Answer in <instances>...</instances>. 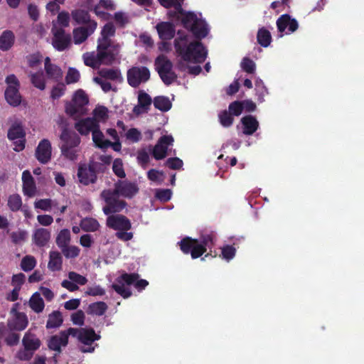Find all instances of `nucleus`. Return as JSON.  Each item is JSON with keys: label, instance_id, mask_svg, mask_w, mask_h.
Returning <instances> with one entry per match:
<instances>
[{"label": "nucleus", "instance_id": "obj_24", "mask_svg": "<svg viewBox=\"0 0 364 364\" xmlns=\"http://www.w3.org/2000/svg\"><path fill=\"white\" fill-rule=\"evenodd\" d=\"M23 192L25 196L33 197L36 194V186L33 176L29 171L26 170L22 173Z\"/></svg>", "mask_w": 364, "mask_h": 364}, {"label": "nucleus", "instance_id": "obj_33", "mask_svg": "<svg viewBox=\"0 0 364 364\" xmlns=\"http://www.w3.org/2000/svg\"><path fill=\"white\" fill-rule=\"evenodd\" d=\"M115 32L116 28L114 24L111 22L107 23L101 31V36L98 38L97 43H115L110 39L115 35Z\"/></svg>", "mask_w": 364, "mask_h": 364}, {"label": "nucleus", "instance_id": "obj_41", "mask_svg": "<svg viewBox=\"0 0 364 364\" xmlns=\"http://www.w3.org/2000/svg\"><path fill=\"white\" fill-rule=\"evenodd\" d=\"M80 228L85 232H95L100 227L99 222L93 218H85L81 220Z\"/></svg>", "mask_w": 364, "mask_h": 364}, {"label": "nucleus", "instance_id": "obj_15", "mask_svg": "<svg viewBox=\"0 0 364 364\" xmlns=\"http://www.w3.org/2000/svg\"><path fill=\"white\" fill-rule=\"evenodd\" d=\"M97 22H92L90 25L81 26L75 28L73 31V41L75 44H81L85 42L96 30Z\"/></svg>", "mask_w": 364, "mask_h": 364}, {"label": "nucleus", "instance_id": "obj_58", "mask_svg": "<svg viewBox=\"0 0 364 364\" xmlns=\"http://www.w3.org/2000/svg\"><path fill=\"white\" fill-rule=\"evenodd\" d=\"M136 159L138 163L144 168H146L150 161L148 152L144 149L138 151Z\"/></svg>", "mask_w": 364, "mask_h": 364}, {"label": "nucleus", "instance_id": "obj_50", "mask_svg": "<svg viewBox=\"0 0 364 364\" xmlns=\"http://www.w3.org/2000/svg\"><path fill=\"white\" fill-rule=\"evenodd\" d=\"M80 74L79 71L74 68H69L65 76V82L67 85L76 83L80 80Z\"/></svg>", "mask_w": 364, "mask_h": 364}, {"label": "nucleus", "instance_id": "obj_55", "mask_svg": "<svg viewBox=\"0 0 364 364\" xmlns=\"http://www.w3.org/2000/svg\"><path fill=\"white\" fill-rule=\"evenodd\" d=\"M65 85L63 83L57 84L51 90L50 97L53 100L59 99L65 94Z\"/></svg>", "mask_w": 364, "mask_h": 364}, {"label": "nucleus", "instance_id": "obj_30", "mask_svg": "<svg viewBox=\"0 0 364 364\" xmlns=\"http://www.w3.org/2000/svg\"><path fill=\"white\" fill-rule=\"evenodd\" d=\"M16 40L14 32L11 30H5L0 35V50H9L14 45Z\"/></svg>", "mask_w": 364, "mask_h": 364}, {"label": "nucleus", "instance_id": "obj_34", "mask_svg": "<svg viewBox=\"0 0 364 364\" xmlns=\"http://www.w3.org/2000/svg\"><path fill=\"white\" fill-rule=\"evenodd\" d=\"M99 75L102 78H105L106 80H110L119 82H122L123 81V77L119 69L102 68L99 71Z\"/></svg>", "mask_w": 364, "mask_h": 364}, {"label": "nucleus", "instance_id": "obj_11", "mask_svg": "<svg viewBox=\"0 0 364 364\" xmlns=\"http://www.w3.org/2000/svg\"><path fill=\"white\" fill-rule=\"evenodd\" d=\"M150 78V71L145 66L132 67L127 71V82L132 87H137Z\"/></svg>", "mask_w": 364, "mask_h": 364}, {"label": "nucleus", "instance_id": "obj_23", "mask_svg": "<svg viewBox=\"0 0 364 364\" xmlns=\"http://www.w3.org/2000/svg\"><path fill=\"white\" fill-rule=\"evenodd\" d=\"M240 122L242 127V133L247 136L252 135L259 126L256 117L250 114L242 117Z\"/></svg>", "mask_w": 364, "mask_h": 364}, {"label": "nucleus", "instance_id": "obj_5", "mask_svg": "<svg viewBox=\"0 0 364 364\" xmlns=\"http://www.w3.org/2000/svg\"><path fill=\"white\" fill-rule=\"evenodd\" d=\"M106 225L115 231V235L121 241L127 242L131 240L134 234L128 232L132 229V223L130 220L124 215L115 214L110 215L107 218Z\"/></svg>", "mask_w": 364, "mask_h": 364}, {"label": "nucleus", "instance_id": "obj_3", "mask_svg": "<svg viewBox=\"0 0 364 364\" xmlns=\"http://www.w3.org/2000/svg\"><path fill=\"white\" fill-rule=\"evenodd\" d=\"M138 273H127L122 274L116 279V283L112 284V288L124 299L130 297L132 294L131 290L124 287L134 285L138 291H141L149 285V282L144 279H139Z\"/></svg>", "mask_w": 364, "mask_h": 364}, {"label": "nucleus", "instance_id": "obj_51", "mask_svg": "<svg viewBox=\"0 0 364 364\" xmlns=\"http://www.w3.org/2000/svg\"><path fill=\"white\" fill-rule=\"evenodd\" d=\"M62 155L66 159L75 161L77 159L78 149L75 148L68 147V145H61L60 146Z\"/></svg>", "mask_w": 364, "mask_h": 364}, {"label": "nucleus", "instance_id": "obj_35", "mask_svg": "<svg viewBox=\"0 0 364 364\" xmlns=\"http://www.w3.org/2000/svg\"><path fill=\"white\" fill-rule=\"evenodd\" d=\"M92 140L96 146L100 149H107L111 144V141L108 139H105L103 133L100 129V124L97 129H95L92 132Z\"/></svg>", "mask_w": 364, "mask_h": 364}, {"label": "nucleus", "instance_id": "obj_57", "mask_svg": "<svg viewBox=\"0 0 364 364\" xmlns=\"http://www.w3.org/2000/svg\"><path fill=\"white\" fill-rule=\"evenodd\" d=\"M223 258L229 261L232 259L236 253V249L232 245H225L221 248Z\"/></svg>", "mask_w": 364, "mask_h": 364}, {"label": "nucleus", "instance_id": "obj_29", "mask_svg": "<svg viewBox=\"0 0 364 364\" xmlns=\"http://www.w3.org/2000/svg\"><path fill=\"white\" fill-rule=\"evenodd\" d=\"M50 239V231L43 228L36 229L33 235V242L40 247L46 246Z\"/></svg>", "mask_w": 364, "mask_h": 364}, {"label": "nucleus", "instance_id": "obj_38", "mask_svg": "<svg viewBox=\"0 0 364 364\" xmlns=\"http://www.w3.org/2000/svg\"><path fill=\"white\" fill-rule=\"evenodd\" d=\"M29 306L37 314L41 313L43 311L45 304L40 294L36 292L31 296L29 300Z\"/></svg>", "mask_w": 364, "mask_h": 364}, {"label": "nucleus", "instance_id": "obj_53", "mask_svg": "<svg viewBox=\"0 0 364 364\" xmlns=\"http://www.w3.org/2000/svg\"><path fill=\"white\" fill-rule=\"evenodd\" d=\"M112 171L119 178H123L126 176V173L123 167V163L120 159H116L113 161Z\"/></svg>", "mask_w": 364, "mask_h": 364}, {"label": "nucleus", "instance_id": "obj_44", "mask_svg": "<svg viewBox=\"0 0 364 364\" xmlns=\"http://www.w3.org/2000/svg\"><path fill=\"white\" fill-rule=\"evenodd\" d=\"M70 232L68 229H63L58 234L55 240L56 245L61 249L65 247L70 242Z\"/></svg>", "mask_w": 364, "mask_h": 364}, {"label": "nucleus", "instance_id": "obj_36", "mask_svg": "<svg viewBox=\"0 0 364 364\" xmlns=\"http://www.w3.org/2000/svg\"><path fill=\"white\" fill-rule=\"evenodd\" d=\"M25 348L36 351L41 346V341L32 334L26 333L22 340Z\"/></svg>", "mask_w": 364, "mask_h": 364}, {"label": "nucleus", "instance_id": "obj_1", "mask_svg": "<svg viewBox=\"0 0 364 364\" xmlns=\"http://www.w3.org/2000/svg\"><path fill=\"white\" fill-rule=\"evenodd\" d=\"M178 37L174 40L176 53L186 62L200 63L205 61L207 51L202 43L199 41L189 42L188 35L183 31H178Z\"/></svg>", "mask_w": 364, "mask_h": 364}, {"label": "nucleus", "instance_id": "obj_61", "mask_svg": "<svg viewBox=\"0 0 364 364\" xmlns=\"http://www.w3.org/2000/svg\"><path fill=\"white\" fill-rule=\"evenodd\" d=\"M85 313L82 310H77L71 315V321L75 325L82 326L85 323Z\"/></svg>", "mask_w": 364, "mask_h": 364}, {"label": "nucleus", "instance_id": "obj_49", "mask_svg": "<svg viewBox=\"0 0 364 364\" xmlns=\"http://www.w3.org/2000/svg\"><path fill=\"white\" fill-rule=\"evenodd\" d=\"M218 118L220 124L224 127H230L234 122L233 116L228 110L220 112Z\"/></svg>", "mask_w": 364, "mask_h": 364}, {"label": "nucleus", "instance_id": "obj_37", "mask_svg": "<svg viewBox=\"0 0 364 364\" xmlns=\"http://www.w3.org/2000/svg\"><path fill=\"white\" fill-rule=\"evenodd\" d=\"M154 106L156 109L161 112H168L172 107L171 102L168 97L157 96L154 98Z\"/></svg>", "mask_w": 364, "mask_h": 364}, {"label": "nucleus", "instance_id": "obj_47", "mask_svg": "<svg viewBox=\"0 0 364 364\" xmlns=\"http://www.w3.org/2000/svg\"><path fill=\"white\" fill-rule=\"evenodd\" d=\"M151 102V97L146 92L143 90L139 92L138 105L140 107L144 109L145 112L149 109Z\"/></svg>", "mask_w": 364, "mask_h": 364}, {"label": "nucleus", "instance_id": "obj_40", "mask_svg": "<svg viewBox=\"0 0 364 364\" xmlns=\"http://www.w3.org/2000/svg\"><path fill=\"white\" fill-rule=\"evenodd\" d=\"M257 41L261 46L267 48L272 42V35L266 28H260L257 33Z\"/></svg>", "mask_w": 364, "mask_h": 364}, {"label": "nucleus", "instance_id": "obj_25", "mask_svg": "<svg viewBox=\"0 0 364 364\" xmlns=\"http://www.w3.org/2000/svg\"><path fill=\"white\" fill-rule=\"evenodd\" d=\"M71 17L77 25L87 26L92 22H96L91 19L90 15L87 11L84 9H75L72 11Z\"/></svg>", "mask_w": 364, "mask_h": 364}, {"label": "nucleus", "instance_id": "obj_43", "mask_svg": "<svg viewBox=\"0 0 364 364\" xmlns=\"http://www.w3.org/2000/svg\"><path fill=\"white\" fill-rule=\"evenodd\" d=\"M30 79L32 85L41 90H43L46 88V80L43 71H38L30 75Z\"/></svg>", "mask_w": 364, "mask_h": 364}, {"label": "nucleus", "instance_id": "obj_21", "mask_svg": "<svg viewBox=\"0 0 364 364\" xmlns=\"http://www.w3.org/2000/svg\"><path fill=\"white\" fill-rule=\"evenodd\" d=\"M98 124L99 122L95 118L87 117L76 122L75 128L80 134L87 135L97 129Z\"/></svg>", "mask_w": 364, "mask_h": 364}, {"label": "nucleus", "instance_id": "obj_13", "mask_svg": "<svg viewBox=\"0 0 364 364\" xmlns=\"http://www.w3.org/2000/svg\"><path fill=\"white\" fill-rule=\"evenodd\" d=\"M112 191L119 196L132 198L139 192V188L135 183L118 180L114 183V190Z\"/></svg>", "mask_w": 364, "mask_h": 364}, {"label": "nucleus", "instance_id": "obj_46", "mask_svg": "<svg viewBox=\"0 0 364 364\" xmlns=\"http://www.w3.org/2000/svg\"><path fill=\"white\" fill-rule=\"evenodd\" d=\"M8 206L13 212H16L21 208L22 200L18 194H13L9 196L8 198Z\"/></svg>", "mask_w": 364, "mask_h": 364}, {"label": "nucleus", "instance_id": "obj_7", "mask_svg": "<svg viewBox=\"0 0 364 364\" xmlns=\"http://www.w3.org/2000/svg\"><path fill=\"white\" fill-rule=\"evenodd\" d=\"M100 196L106 203L102 209L106 215H115L114 213L121 212L127 205L126 201L119 200V196L110 189L102 191Z\"/></svg>", "mask_w": 364, "mask_h": 364}, {"label": "nucleus", "instance_id": "obj_54", "mask_svg": "<svg viewBox=\"0 0 364 364\" xmlns=\"http://www.w3.org/2000/svg\"><path fill=\"white\" fill-rule=\"evenodd\" d=\"M241 68L245 72L252 74L255 71L256 66L252 60L246 57L244 58L241 62Z\"/></svg>", "mask_w": 364, "mask_h": 364}, {"label": "nucleus", "instance_id": "obj_64", "mask_svg": "<svg viewBox=\"0 0 364 364\" xmlns=\"http://www.w3.org/2000/svg\"><path fill=\"white\" fill-rule=\"evenodd\" d=\"M183 164V161L178 157L169 158L166 161V165L173 170L180 169Z\"/></svg>", "mask_w": 364, "mask_h": 364}, {"label": "nucleus", "instance_id": "obj_9", "mask_svg": "<svg viewBox=\"0 0 364 364\" xmlns=\"http://www.w3.org/2000/svg\"><path fill=\"white\" fill-rule=\"evenodd\" d=\"M98 58L102 65H112L119 53V46L117 43H97Z\"/></svg>", "mask_w": 364, "mask_h": 364}, {"label": "nucleus", "instance_id": "obj_2", "mask_svg": "<svg viewBox=\"0 0 364 364\" xmlns=\"http://www.w3.org/2000/svg\"><path fill=\"white\" fill-rule=\"evenodd\" d=\"M216 240V233L210 232V233L203 234L200 237V240L186 237L178 242V245L183 253L186 255L191 254L192 259H197L201 257L208 248L213 247Z\"/></svg>", "mask_w": 364, "mask_h": 364}, {"label": "nucleus", "instance_id": "obj_48", "mask_svg": "<svg viewBox=\"0 0 364 364\" xmlns=\"http://www.w3.org/2000/svg\"><path fill=\"white\" fill-rule=\"evenodd\" d=\"M36 265V259L33 256L26 255L23 257L21 262V268L24 272L31 271Z\"/></svg>", "mask_w": 364, "mask_h": 364}, {"label": "nucleus", "instance_id": "obj_31", "mask_svg": "<svg viewBox=\"0 0 364 364\" xmlns=\"http://www.w3.org/2000/svg\"><path fill=\"white\" fill-rule=\"evenodd\" d=\"M7 137L11 141L26 137V132L21 122H15L8 130Z\"/></svg>", "mask_w": 364, "mask_h": 364}, {"label": "nucleus", "instance_id": "obj_8", "mask_svg": "<svg viewBox=\"0 0 364 364\" xmlns=\"http://www.w3.org/2000/svg\"><path fill=\"white\" fill-rule=\"evenodd\" d=\"M5 82L8 85L4 92L6 102L13 107L18 106L22 99L19 92V80L14 74H11L6 77Z\"/></svg>", "mask_w": 364, "mask_h": 364}, {"label": "nucleus", "instance_id": "obj_59", "mask_svg": "<svg viewBox=\"0 0 364 364\" xmlns=\"http://www.w3.org/2000/svg\"><path fill=\"white\" fill-rule=\"evenodd\" d=\"M68 278L77 285H85L87 282V279L85 277L75 272H70L68 273Z\"/></svg>", "mask_w": 364, "mask_h": 364}, {"label": "nucleus", "instance_id": "obj_17", "mask_svg": "<svg viewBox=\"0 0 364 364\" xmlns=\"http://www.w3.org/2000/svg\"><path fill=\"white\" fill-rule=\"evenodd\" d=\"M51 153V144L48 139H44L39 142L36 147L35 156L40 163L46 164L50 161Z\"/></svg>", "mask_w": 364, "mask_h": 364}, {"label": "nucleus", "instance_id": "obj_60", "mask_svg": "<svg viewBox=\"0 0 364 364\" xmlns=\"http://www.w3.org/2000/svg\"><path fill=\"white\" fill-rule=\"evenodd\" d=\"M161 6L166 9L174 7L176 9L175 12H178L179 10L182 11V6L181 2L178 0H158Z\"/></svg>", "mask_w": 364, "mask_h": 364}, {"label": "nucleus", "instance_id": "obj_32", "mask_svg": "<svg viewBox=\"0 0 364 364\" xmlns=\"http://www.w3.org/2000/svg\"><path fill=\"white\" fill-rule=\"evenodd\" d=\"M63 267V257L58 251L49 252L48 269L52 272L60 271Z\"/></svg>", "mask_w": 364, "mask_h": 364}, {"label": "nucleus", "instance_id": "obj_20", "mask_svg": "<svg viewBox=\"0 0 364 364\" xmlns=\"http://www.w3.org/2000/svg\"><path fill=\"white\" fill-rule=\"evenodd\" d=\"M277 26L280 33H283L287 28L291 33L296 31L299 24L295 18H291L289 14H283L277 20Z\"/></svg>", "mask_w": 364, "mask_h": 364}, {"label": "nucleus", "instance_id": "obj_6", "mask_svg": "<svg viewBox=\"0 0 364 364\" xmlns=\"http://www.w3.org/2000/svg\"><path fill=\"white\" fill-rule=\"evenodd\" d=\"M155 65L160 78L166 85H170L177 80L178 76L173 71V63L166 55H159L155 60Z\"/></svg>", "mask_w": 364, "mask_h": 364}, {"label": "nucleus", "instance_id": "obj_62", "mask_svg": "<svg viewBox=\"0 0 364 364\" xmlns=\"http://www.w3.org/2000/svg\"><path fill=\"white\" fill-rule=\"evenodd\" d=\"M87 296H103L105 294V290L100 285H95L93 287H88L85 292Z\"/></svg>", "mask_w": 364, "mask_h": 364}, {"label": "nucleus", "instance_id": "obj_14", "mask_svg": "<svg viewBox=\"0 0 364 364\" xmlns=\"http://www.w3.org/2000/svg\"><path fill=\"white\" fill-rule=\"evenodd\" d=\"M173 142L171 135H164L159 138L152 150V156L156 160H161L166 157L168 146Z\"/></svg>", "mask_w": 364, "mask_h": 364}, {"label": "nucleus", "instance_id": "obj_19", "mask_svg": "<svg viewBox=\"0 0 364 364\" xmlns=\"http://www.w3.org/2000/svg\"><path fill=\"white\" fill-rule=\"evenodd\" d=\"M17 305V304H14V306L11 310V312L14 315V318L12 321H9V326L11 329L22 331L28 326V319L24 313L17 311L16 308Z\"/></svg>", "mask_w": 364, "mask_h": 364}, {"label": "nucleus", "instance_id": "obj_12", "mask_svg": "<svg viewBox=\"0 0 364 364\" xmlns=\"http://www.w3.org/2000/svg\"><path fill=\"white\" fill-rule=\"evenodd\" d=\"M97 163H90L88 166H80L77 170L79 181L85 186L95 183L97 179Z\"/></svg>", "mask_w": 364, "mask_h": 364}, {"label": "nucleus", "instance_id": "obj_18", "mask_svg": "<svg viewBox=\"0 0 364 364\" xmlns=\"http://www.w3.org/2000/svg\"><path fill=\"white\" fill-rule=\"evenodd\" d=\"M156 29L159 37L162 41L172 39L176 33V28L173 23L169 21H161L156 24Z\"/></svg>", "mask_w": 364, "mask_h": 364}, {"label": "nucleus", "instance_id": "obj_16", "mask_svg": "<svg viewBox=\"0 0 364 364\" xmlns=\"http://www.w3.org/2000/svg\"><path fill=\"white\" fill-rule=\"evenodd\" d=\"M53 46L58 51L65 50L70 43V36L66 34L63 28H53Z\"/></svg>", "mask_w": 364, "mask_h": 364}, {"label": "nucleus", "instance_id": "obj_42", "mask_svg": "<svg viewBox=\"0 0 364 364\" xmlns=\"http://www.w3.org/2000/svg\"><path fill=\"white\" fill-rule=\"evenodd\" d=\"M84 63L85 65L91 67L92 68H98L100 65H102L100 59L98 58V53L95 52L85 53L82 55Z\"/></svg>", "mask_w": 364, "mask_h": 364}, {"label": "nucleus", "instance_id": "obj_39", "mask_svg": "<svg viewBox=\"0 0 364 364\" xmlns=\"http://www.w3.org/2000/svg\"><path fill=\"white\" fill-rule=\"evenodd\" d=\"M63 322L62 314L59 311H54L48 315L46 328H55L60 327Z\"/></svg>", "mask_w": 364, "mask_h": 364}, {"label": "nucleus", "instance_id": "obj_27", "mask_svg": "<svg viewBox=\"0 0 364 364\" xmlns=\"http://www.w3.org/2000/svg\"><path fill=\"white\" fill-rule=\"evenodd\" d=\"M61 141H63L62 145H68V147L77 149L80 144V136L75 132H71L64 129L60 136Z\"/></svg>", "mask_w": 364, "mask_h": 364}, {"label": "nucleus", "instance_id": "obj_56", "mask_svg": "<svg viewBox=\"0 0 364 364\" xmlns=\"http://www.w3.org/2000/svg\"><path fill=\"white\" fill-rule=\"evenodd\" d=\"M243 111V107L242 106L241 101H234L231 102L228 106V112L232 116H240Z\"/></svg>", "mask_w": 364, "mask_h": 364}, {"label": "nucleus", "instance_id": "obj_10", "mask_svg": "<svg viewBox=\"0 0 364 364\" xmlns=\"http://www.w3.org/2000/svg\"><path fill=\"white\" fill-rule=\"evenodd\" d=\"M89 103V99L85 91L77 90L73 97L72 102L65 104V112L70 116L82 114L85 112V106Z\"/></svg>", "mask_w": 364, "mask_h": 364}, {"label": "nucleus", "instance_id": "obj_63", "mask_svg": "<svg viewBox=\"0 0 364 364\" xmlns=\"http://www.w3.org/2000/svg\"><path fill=\"white\" fill-rule=\"evenodd\" d=\"M33 354L34 351L24 348L17 352L16 358L21 361H28L32 358Z\"/></svg>", "mask_w": 364, "mask_h": 364}, {"label": "nucleus", "instance_id": "obj_26", "mask_svg": "<svg viewBox=\"0 0 364 364\" xmlns=\"http://www.w3.org/2000/svg\"><path fill=\"white\" fill-rule=\"evenodd\" d=\"M68 343V338L65 333L60 332L59 335H55L50 337L48 341V348L58 353L61 352V346H66Z\"/></svg>", "mask_w": 364, "mask_h": 364}, {"label": "nucleus", "instance_id": "obj_52", "mask_svg": "<svg viewBox=\"0 0 364 364\" xmlns=\"http://www.w3.org/2000/svg\"><path fill=\"white\" fill-rule=\"evenodd\" d=\"M63 255L69 259V258H75L80 254V249L77 246H69L68 245L65 246V247H63L60 249Z\"/></svg>", "mask_w": 364, "mask_h": 364}, {"label": "nucleus", "instance_id": "obj_22", "mask_svg": "<svg viewBox=\"0 0 364 364\" xmlns=\"http://www.w3.org/2000/svg\"><path fill=\"white\" fill-rule=\"evenodd\" d=\"M44 69L48 79L59 82L63 78V70L57 65L51 63L49 57H46L44 63Z\"/></svg>", "mask_w": 364, "mask_h": 364}, {"label": "nucleus", "instance_id": "obj_45", "mask_svg": "<svg viewBox=\"0 0 364 364\" xmlns=\"http://www.w3.org/2000/svg\"><path fill=\"white\" fill-rule=\"evenodd\" d=\"M107 305L104 301H97L89 305V311L90 314L96 316H102L107 310Z\"/></svg>", "mask_w": 364, "mask_h": 364}, {"label": "nucleus", "instance_id": "obj_4", "mask_svg": "<svg viewBox=\"0 0 364 364\" xmlns=\"http://www.w3.org/2000/svg\"><path fill=\"white\" fill-rule=\"evenodd\" d=\"M173 16L181 18L183 26L191 31L196 38L201 39L208 35V29L205 21L198 18L195 13L182 9V11L174 12Z\"/></svg>", "mask_w": 364, "mask_h": 364}, {"label": "nucleus", "instance_id": "obj_28", "mask_svg": "<svg viewBox=\"0 0 364 364\" xmlns=\"http://www.w3.org/2000/svg\"><path fill=\"white\" fill-rule=\"evenodd\" d=\"M101 336L97 334L92 328H81L79 341L86 346H91L95 341L100 340Z\"/></svg>", "mask_w": 364, "mask_h": 364}]
</instances>
